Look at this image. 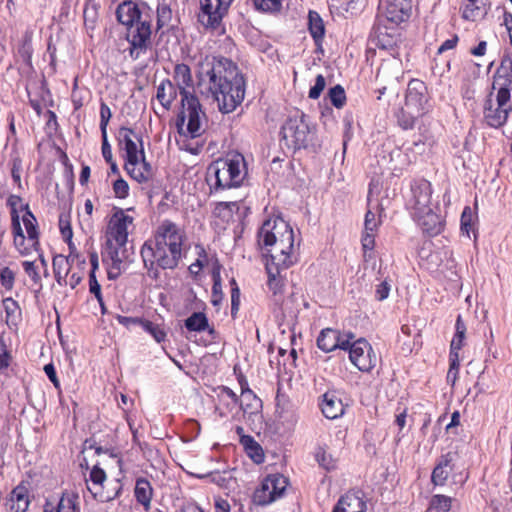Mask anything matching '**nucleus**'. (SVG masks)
Listing matches in <instances>:
<instances>
[{
	"mask_svg": "<svg viewBox=\"0 0 512 512\" xmlns=\"http://www.w3.org/2000/svg\"><path fill=\"white\" fill-rule=\"evenodd\" d=\"M410 0H380V17H385L394 24H399L408 16Z\"/></svg>",
	"mask_w": 512,
	"mask_h": 512,
	"instance_id": "obj_20",
	"label": "nucleus"
},
{
	"mask_svg": "<svg viewBox=\"0 0 512 512\" xmlns=\"http://www.w3.org/2000/svg\"><path fill=\"white\" fill-rule=\"evenodd\" d=\"M288 486V479L281 474L268 475L253 495L254 503L264 506L282 497Z\"/></svg>",
	"mask_w": 512,
	"mask_h": 512,
	"instance_id": "obj_13",
	"label": "nucleus"
},
{
	"mask_svg": "<svg viewBox=\"0 0 512 512\" xmlns=\"http://www.w3.org/2000/svg\"><path fill=\"white\" fill-rule=\"evenodd\" d=\"M289 267H281L273 263L266 262V272L268 275L267 285L274 296L281 295L285 286V275Z\"/></svg>",
	"mask_w": 512,
	"mask_h": 512,
	"instance_id": "obj_24",
	"label": "nucleus"
},
{
	"mask_svg": "<svg viewBox=\"0 0 512 512\" xmlns=\"http://www.w3.org/2000/svg\"><path fill=\"white\" fill-rule=\"evenodd\" d=\"M118 21L128 27L127 40L130 43V56L138 59L146 52L150 44L151 26L142 20L138 5L132 1H124L116 10Z\"/></svg>",
	"mask_w": 512,
	"mask_h": 512,
	"instance_id": "obj_5",
	"label": "nucleus"
},
{
	"mask_svg": "<svg viewBox=\"0 0 512 512\" xmlns=\"http://www.w3.org/2000/svg\"><path fill=\"white\" fill-rule=\"evenodd\" d=\"M22 267L25 271V273L29 276V278L34 282L35 284L39 283L41 280L40 274L38 272V269L35 265V262L33 261H23Z\"/></svg>",
	"mask_w": 512,
	"mask_h": 512,
	"instance_id": "obj_55",
	"label": "nucleus"
},
{
	"mask_svg": "<svg viewBox=\"0 0 512 512\" xmlns=\"http://www.w3.org/2000/svg\"><path fill=\"white\" fill-rule=\"evenodd\" d=\"M117 321L125 326L126 328H131L134 325H139L141 327V322H143L144 318H138V317H127L122 315L116 316Z\"/></svg>",
	"mask_w": 512,
	"mask_h": 512,
	"instance_id": "obj_62",
	"label": "nucleus"
},
{
	"mask_svg": "<svg viewBox=\"0 0 512 512\" xmlns=\"http://www.w3.org/2000/svg\"><path fill=\"white\" fill-rule=\"evenodd\" d=\"M223 299V292H222V284H221V277L219 271L213 272V286H212V295H211V303L214 306H218Z\"/></svg>",
	"mask_w": 512,
	"mask_h": 512,
	"instance_id": "obj_49",
	"label": "nucleus"
},
{
	"mask_svg": "<svg viewBox=\"0 0 512 512\" xmlns=\"http://www.w3.org/2000/svg\"><path fill=\"white\" fill-rule=\"evenodd\" d=\"M113 192L116 198L125 199L129 195V185L123 179L119 178L113 183Z\"/></svg>",
	"mask_w": 512,
	"mask_h": 512,
	"instance_id": "obj_53",
	"label": "nucleus"
},
{
	"mask_svg": "<svg viewBox=\"0 0 512 512\" xmlns=\"http://www.w3.org/2000/svg\"><path fill=\"white\" fill-rule=\"evenodd\" d=\"M419 113L412 112V110L402 107L397 115L398 123L403 129H412L415 125L416 120L421 117Z\"/></svg>",
	"mask_w": 512,
	"mask_h": 512,
	"instance_id": "obj_44",
	"label": "nucleus"
},
{
	"mask_svg": "<svg viewBox=\"0 0 512 512\" xmlns=\"http://www.w3.org/2000/svg\"><path fill=\"white\" fill-rule=\"evenodd\" d=\"M185 241L186 233L182 227L168 219L161 221L153 239L147 240L141 248L145 267L174 269L182 257Z\"/></svg>",
	"mask_w": 512,
	"mask_h": 512,
	"instance_id": "obj_2",
	"label": "nucleus"
},
{
	"mask_svg": "<svg viewBox=\"0 0 512 512\" xmlns=\"http://www.w3.org/2000/svg\"><path fill=\"white\" fill-rule=\"evenodd\" d=\"M30 505V495L28 488L20 484L10 493L7 508L8 512H26Z\"/></svg>",
	"mask_w": 512,
	"mask_h": 512,
	"instance_id": "obj_23",
	"label": "nucleus"
},
{
	"mask_svg": "<svg viewBox=\"0 0 512 512\" xmlns=\"http://www.w3.org/2000/svg\"><path fill=\"white\" fill-rule=\"evenodd\" d=\"M412 217L423 232L429 236L438 235L443 229L444 222L442 217L434 212L432 208L424 213H420V215Z\"/></svg>",
	"mask_w": 512,
	"mask_h": 512,
	"instance_id": "obj_22",
	"label": "nucleus"
},
{
	"mask_svg": "<svg viewBox=\"0 0 512 512\" xmlns=\"http://www.w3.org/2000/svg\"><path fill=\"white\" fill-rule=\"evenodd\" d=\"M129 252L127 242H116L106 240L102 251V261L107 269V275L110 280H115L121 274L125 262L129 261Z\"/></svg>",
	"mask_w": 512,
	"mask_h": 512,
	"instance_id": "obj_11",
	"label": "nucleus"
},
{
	"mask_svg": "<svg viewBox=\"0 0 512 512\" xmlns=\"http://www.w3.org/2000/svg\"><path fill=\"white\" fill-rule=\"evenodd\" d=\"M352 364L362 372H370L377 364V355L365 339L352 340L347 347Z\"/></svg>",
	"mask_w": 512,
	"mask_h": 512,
	"instance_id": "obj_14",
	"label": "nucleus"
},
{
	"mask_svg": "<svg viewBox=\"0 0 512 512\" xmlns=\"http://www.w3.org/2000/svg\"><path fill=\"white\" fill-rule=\"evenodd\" d=\"M176 95V89L170 80H163L157 87L156 98L165 109L170 108Z\"/></svg>",
	"mask_w": 512,
	"mask_h": 512,
	"instance_id": "obj_32",
	"label": "nucleus"
},
{
	"mask_svg": "<svg viewBox=\"0 0 512 512\" xmlns=\"http://www.w3.org/2000/svg\"><path fill=\"white\" fill-rule=\"evenodd\" d=\"M286 144L293 149L305 148L313 139L314 131L304 114L290 117L282 126Z\"/></svg>",
	"mask_w": 512,
	"mask_h": 512,
	"instance_id": "obj_9",
	"label": "nucleus"
},
{
	"mask_svg": "<svg viewBox=\"0 0 512 512\" xmlns=\"http://www.w3.org/2000/svg\"><path fill=\"white\" fill-rule=\"evenodd\" d=\"M456 333L451 341L450 345V357H459V351L461 350L465 338L466 326L461 319V316H458L456 321Z\"/></svg>",
	"mask_w": 512,
	"mask_h": 512,
	"instance_id": "obj_37",
	"label": "nucleus"
},
{
	"mask_svg": "<svg viewBox=\"0 0 512 512\" xmlns=\"http://www.w3.org/2000/svg\"><path fill=\"white\" fill-rule=\"evenodd\" d=\"M379 225V221L376 219L375 213L367 211L365 215L364 230L370 232H376Z\"/></svg>",
	"mask_w": 512,
	"mask_h": 512,
	"instance_id": "obj_59",
	"label": "nucleus"
},
{
	"mask_svg": "<svg viewBox=\"0 0 512 512\" xmlns=\"http://www.w3.org/2000/svg\"><path fill=\"white\" fill-rule=\"evenodd\" d=\"M512 85V58L505 56L501 59L500 66L497 68L494 77L492 89H510Z\"/></svg>",
	"mask_w": 512,
	"mask_h": 512,
	"instance_id": "obj_25",
	"label": "nucleus"
},
{
	"mask_svg": "<svg viewBox=\"0 0 512 512\" xmlns=\"http://www.w3.org/2000/svg\"><path fill=\"white\" fill-rule=\"evenodd\" d=\"M141 328L150 334L157 343L164 342L167 337V332L162 323H156L147 319L141 322Z\"/></svg>",
	"mask_w": 512,
	"mask_h": 512,
	"instance_id": "obj_40",
	"label": "nucleus"
},
{
	"mask_svg": "<svg viewBox=\"0 0 512 512\" xmlns=\"http://www.w3.org/2000/svg\"><path fill=\"white\" fill-rule=\"evenodd\" d=\"M134 494L137 501L144 506L145 510H148L153 494L150 482L144 478L138 479L136 481Z\"/></svg>",
	"mask_w": 512,
	"mask_h": 512,
	"instance_id": "obj_34",
	"label": "nucleus"
},
{
	"mask_svg": "<svg viewBox=\"0 0 512 512\" xmlns=\"http://www.w3.org/2000/svg\"><path fill=\"white\" fill-rule=\"evenodd\" d=\"M320 407L327 419H337L344 414V404L335 392H326L323 395Z\"/></svg>",
	"mask_w": 512,
	"mask_h": 512,
	"instance_id": "obj_27",
	"label": "nucleus"
},
{
	"mask_svg": "<svg viewBox=\"0 0 512 512\" xmlns=\"http://www.w3.org/2000/svg\"><path fill=\"white\" fill-rule=\"evenodd\" d=\"M185 327L189 331L202 332L207 330L210 335L215 333L214 328L209 327L208 319L202 312H194L185 320Z\"/></svg>",
	"mask_w": 512,
	"mask_h": 512,
	"instance_id": "obj_33",
	"label": "nucleus"
},
{
	"mask_svg": "<svg viewBox=\"0 0 512 512\" xmlns=\"http://www.w3.org/2000/svg\"><path fill=\"white\" fill-rule=\"evenodd\" d=\"M174 80L180 89L182 104L178 123L179 131L191 138H197L205 130L206 116L198 98L187 90L193 83L189 66L183 63L177 64L174 68Z\"/></svg>",
	"mask_w": 512,
	"mask_h": 512,
	"instance_id": "obj_3",
	"label": "nucleus"
},
{
	"mask_svg": "<svg viewBox=\"0 0 512 512\" xmlns=\"http://www.w3.org/2000/svg\"><path fill=\"white\" fill-rule=\"evenodd\" d=\"M279 419L283 425L292 429L296 426L299 420V414L295 408L281 409L279 411Z\"/></svg>",
	"mask_w": 512,
	"mask_h": 512,
	"instance_id": "obj_46",
	"label": "nucleus"
},
{
	"mask_svg": "<svg viewBox=\"0 0 512 512\" xmlns=\"http://www.w3.org/2000/svg\"><path fill=\"white\" fill-rule=\"evenodd\" d=\"M242 206L240 202H221L214 209V215L225 222L233 221L234 213H239Z\"/></svg>",
	"mask_w": 512,
	"mask_h": 512,
	"instance_id": "obj_36",
	"label": "nucleus"
},
{
	"mask_svg": "<svg viewBox=\"0 0 512 512\" xmlns=\"http://www.w3.org/2000/svg\"><path fill=\"white\" fill-rule=\"evenodd\" d=\"M112 116V112H111V109L109 108V106L102 102L101 105H100V129H101V134H105L107 133V125L109 123V120Z\"/></svg>",
	"mask_w": 512,
	"mask_h": 512,
	"instance_id": "obj_54",
	"label": "nucleus"
},
{
	"mask_svg": "<svg viewBox=\"0 0 512 512\" xmlns=\"http://www.w3.org/2000/svg\"><path fill=\"white\" fill-rule=\"evenodd\" d=\"M247 455L257 464L264 461V453L262 447L254 440L252 436L244 437L240 443Z\"/></svg>",
	"mask_w": 512,
	"mask_h": 512,
	"instance_id": "obj_38",
	"label": "nucleus"
},
{
	"mask_svg": "<svg viewBox=\"0 0 512 512\" xmlns=\"http://www.w3.org/2000/svg\"><path fill=\"white\" fill-rule=\"evenodd\" d=\"M496 102L493 103L489 99L484 107V119L486 123L493 128L503 126L507 119L509 112L512 111V99L510 89H495Z\"/></svg>",
	"mask_w": 512,
	"mask_h": 512,
	"instance_id": "obj_10",
	"label": "nucleus"
},
{
	"mask_svg": "<svg viewBox=\"0 0 512 512\" xmlns=\"http://www.w3.org/2000/svg\"><path fill=\"white\" fill-rule=\"evenodd\" d=\"M200 81L207 83L208 91L224 114L233 112L244 100L245 80L236 64L227 58H214L210 68L201 72Z\"/></svg>",
	"mask_w": 512,
	"mask_h": 512,
	"instance_id": "obj_1",
	"label": "nucleus"
},
{
	"mask_svg": "<svg viewBox=\"0 0 512 512\" xmlns=\"http://www.w3.org/2000/svg\"><path fill=\"white\" fill-rule=\"evenodd\" d=\"M20 55L25 58L29 59L32 54V47H31V34L26 32L24 35L23 43L21 47L19 48Z\"/></svg>",
	"mask_w": 512,
	"mask_h": 512,
	"instance_id": "obj_60",
	"label": "nucleus"
},
{
	"mask_svg": "<svg viewBox=\"0 0 512 512\" xmlns=\"http://www.w3.org/2000/svg\"><path fill=\"white\" fill-rule=\"evenodd\" d=\"M454 455L451 452L442 455L431 474V482L436 486L445 485L449 475L453 470L452 461Z\"/></svg>",
	"mask_w": 512,
	"mask_h": 512,
	"instance_id": "obj_26",
	"label": "nucleus"
},
{
	"mask_svg": "<svg viewBox=\"0 0 512 512\" xmlns=\"http://www.w3.org/2000/svg\"><path fill=\"white\" fill-rule=\"evenodd\" d=\"M283 227L281 225L280 230L284 231V237L268 248L269 258L266 262L290 268L299 260V242L295 243L293 229L286 230Z\"/></svg>",
	"mask_w": 512,
	"mask_h": 512,
	"instance_id": "obj_8",
	"label": "nucleus"
},
{
	"mask_svg": "<svg viewBox=\"0 0 512 512\" xmlns=\"http://www.w3.org/2000/svg\"><path fill=\"white\" fill-rule=\"evenodd\" d=\"M482 4V0H464L462 6L463 17L471 21L481 17L484 13L481 7Z\"/></svg>",
	"mask_w": 512,
	"mask_h": 512,
	"instance_id": "obj_41",
	"label": "nucleus"
},
{
	"mask_svg": "<svg viewBox=\"0 0 512 512\" xmlns=\"http://www.w3.org/2000/svg\"><path fill=\"white\" fill-rule=\"evenodd\" d=\"M308 28L316 44L319 45L325 35V26L322 18L316 11H309Z\"/></svg>",
	"mask_w": 512,
	"mask_h": 512,
	"instance_id": "obj_35",
	"label": "nucleus"
},
{
	"mask_svg": "<svg viewBox=\"0 0 512 512\" xmlns=\"http://www.w3.org/2000/svg\"><path fill=\"white\" fill-rule=\"evenodd\" d=\"M2 306L7 325L16 327L22 319V312L18 302L12 297H7L2 300Z\"/></svg>",
	"mask_w": 512,
	"mask_h": 512,
	"instance_id": "obj_31",
	"label": "nucleus"
},
{
	"mask_svg": "<svg viewBox=\"0 0 512 512\" xmlns=\"http://www.w3.org/2000/svg\"><path fill=\"white\" fill-rule=\"evenodd\" d=\"M326 86L325 78L322 75H318L315 79V84L309 90V97L311 99H317L323 92Z\"/></svg>",
	"mask_w": 512,
	"mask_h": 512,
	"instance_id": "obj_56",
	"label": "nucleus"
},
{
	"mask_svg": "<svg viewBox=\"0 0 512 512\" xmlns=\"http://www.w3.org/2000/svg\"><path fill=\"white\" fill-rule=\"evenodd\" d=\"M211 8L205 7L204 0H199L200 3V11L198 13V21L205 28H216L220 25L223 16L214 14L215 0H210Z\"/></svg>",
	"mask_w": 512,
	"mask_h": 512,
	"instance_id": "obj_30",
	"label": "nucleus"
},
{
	"mask_svg": "<svg viewBox=\"0 0 512 512\" xmlns=\"http://www.w3.org/2000/svg\"><path fill=\"white\" fill-rule=\"evenodd\" d=\"M173 12L169 3L166 0H162L157 6V27L161 29L165 26H169L172 21Z\"/></svg>",
	"mask_w": 512,
	"mask_h": 512,
	"instance_id": "obj_42",
	"label": "nucleus"
},
{
	"mask_svg": "<svg viewBox=\"0 0 512 512\" xmlns=\"http://www.w3.org/2000/svg\"><path fill=\"white\" fill-rule=\"evenodd\" d=\"M106 478L105 471L98 465H94L90 471L89 479L86 480L88 491L92 494L94 499L102 503L112 501L120 492L118 485L112 490H105L104 483L106 482Z\"/></svg>",
	"mask_w": 512,
	"mask_h": 512,
	"instance_id": "obj_16",
	"label": "nucleus"
},
{
	"mask_svg": "<svg viewBox=\"0 0 512 512\" xmlns=\"http://www.w3.org/2000/svg\"><path fill=\"white\" fill-rule=\"evenodd\" d=\"M78 255L70 254L67 257L62 255H57L53 258V270L57 283L62 285V280H65L68 277L69 270L71 265L78 261Z\"/></svg>",
	"mask_w": 512,
	"mask_h": 512,
	"instance_id": "obj_29",
	"label": "nucleus"
},
{
	"mask_svg": "<svg viewBox=\"0 0 512 512\" xmlns=\"http://www.w3.org/2000/svg\"><path fill=\"white\" fill-rule=\"evenodd\" d=\"M119 144L123 147L125 156V169L138 183L147 182L152 176V167L145 159L142 139L136 132L128 127L119 130Z\"/></svg>",
	"mask_w": 512,
	"mask_h": 512,
	"instance_id": "obj_7",
	"label": "nucleus"
},
{
	"mask_svg": "<svg viewBox=\"0 0 512 512\" xmlns=\"http://www.w3.org/2000/svg\"><path fill=\"white\" fill-rule=\"evenodd\" d=\"M330 102L336 108H342L346 102V95L344 88L341 85H336L329 90L328 93Z\"/></svg>",
	"mask_w": 512,
	"mask_h": 512,
	"instance_id": "obj_50",
	"label": "nucleus"
},
{
	"mask_svg": "<svg viewBox=\"0 0 512 512\" xmlns=\"http://www.w3.org/2000/svg\"><path fill=\"white\" fill-rule=\"evenodd\" d=\"M404 107L422 116L429 111L427 87L424 82L418 79H413L409 82Z\"/></svg>",
	"mask_w": 512,
	"mask_h": 512,
	"instance_id": "obj_17",
	"label": "nucleus"
},
{
	"mask_svg": "<svg viewBox=\"0 0 512 512\" xmlns=\"http://www.w3.org/2000/svg\"><path fill=\"white\" fill-rule=\"evenodd\" d=\"M133 208L122 209L114 207L106 228V240L128 242L129 229L133 227L134 217L129 214Z\"/></svg>",
	"mask_w": 512,
	"mask_h": 512,
	"instance_id": "obj_12",
	"label": "nucleus"
},
{
	"mask_svg": "<svg viewBox=\"0 0 512 512\" xmlns=\"http://www.w3.org/2000/svg\"><path fill=\"white\" fill-rule=\"evenodd\" d=\"M453 498L436 494L431 497L429 508L435 512H448L452 507Z\"/></svg>",
	"mask_w": 512,
	"mask_h": 512,
	"instance_id": "obj_43",
	"label": "nucleus"
},
{
	"mask_svg": "<svg viewBox=\"0 0 512 512\" xmlns=\"http://www.w3.org/2000/svg\"><path fill=\"white\" fill-rule=\"evenodd\" d=\"M231 316L236 317L240 306V290L234 279L231 280Z\"/></svg>",
	"mask_w": 512,
	"mask_h": 512,
	"instance_id": "obj_51",
	"label": "nucleus"
},
{
	"mask_svg": "<svg viewBox=\"0 0 512 512\" xmlns=\"http://www.w3.org/2000/svg\"><path fill=\"white\" fill-rule=\"evenodd\" d=\"M473 214L470 207H465L461 215V230L469 236L472 228Z\"/></svg>",
	"mask_w": 512,
	"mask_h": 512,
	"instance_id": "obj_57",
	"label": "nucleus"
},
{
	"mask_svg": "<svg viewBox=\"0 0 512 512\" xmlns=\"http://www.w3.org/2000/svg\"><path fill=\"white\" fill-rule=\"evenodd\" d=\"M353 339H355V336L350 332H340L332 328H326L320 332L317 338V346L326 353L336 349L347 350L350 341Z\"/></svg>",
	"mask_w": 512,
	"mask_h": 512,
	"instance_id": "obj_19",
	"label": "nucleus"
},
{
	"mask_svg": "<svg viewBox=\"0 0 512 512\" xmlns=\"http://www.w3.org/2000/svg\"><path fill=\"white\" fill-rule=\"evenodd\" d=\"M281 224L286 230H292L289 223L280 217L269 218L264 221L258 231V244L262 249L268 251V248L275 245L284 237V231L280 230Z\"/></svg>",
	"mask_w": 512,
	"mask_h": 512,
	"instance_id": "obj_18",
	"label": "nucleus"
},
{
	"mask_svg": "<svg viewBox=\"0 0 512 512\" xmlns=\"http://www.w3.org/2000/svg\"><path fill=\"white\" fill-rule=\"evenodd\" d=\"M254 7L262 12H278L282 7V0H251Z\"/></svg>",
	"mask_w": 512,
	"mask_h": 512,
	"instance_id": "obj_47",
	"label": "nucleus"
},
{
	"mask_svg": "<svg viewBox=\"0 0 512 512\" xmlns=\"http://www.w3.org/2000/svg\"><path fill=\"white\" fill-rule=\"evenodd\" d=\"M246 173L243 155L230 153L225 158H220L209 165L207 182L215 191L230 189L240 186Z\"/></svg>",
	"mask_w": 512,
	"mask_h": 512,
	"instance_id": "obj_6",
	"label": "nucleus"
},
{
	"mask_svg": "<svg viewBox=\"0 0 512 512\" xmlns=\"http://www.w3.org/2000/svg\"><path fill=\"white\" fill-rule=\"evenodd\" d=\"M458 369H459V358H458V356L450 357V368H449V371L447 373V379L449 381L451 380L453 383L455 382V380L457 378V374H458Z\"/></svg>",
	"mask_w": 512,
	"mask_h": 512,
	"instance_id": "obj_64",
	"label": "nucleus"
},
{
	"mask_svg": "<svg viewBox=\"0 0 512 512\" xmlns=\"http://www.w3.org/2000/svg\"><path fill=\"white\" fill-rule=\"evenodd\" d=\"M101 136H102L101 150H102L103 158L105 159L106 162H111V160L113 159V155H112L111 145L108 142L107 133L101 134Z\"/></svg>",
	"mask_w": 512,
	"mask_h": 512,
	"instance_id": "obj_63",
	"label": "nucleus"
},
{
	"mask_svg": "<svg viewBox=\"0 0 512 512\" xmlns=\"http://www.w3.org/2000/svg\"><path fill=\"white\" fill-rule=\"evenodd\" d=\"M391 286L387 281H382L379 285L376 287L375 291V297L378 301L385 300L390 293Z\"/></svg>",
	"mask_w": 512,
	"mask_h": 512,
	"instance_id": "obj_61",
	"label": "nucleus"
},
{
	"mask_svg": "<svg viewBox=\"0 0 512 512\" xmlns=\"http://www.w3.org/2000/svg\"><path fill=\"white\" fill-rule=\"evenodd\" d=\"M432 188L427 180H418L411 185V196L406 206L411 216L420 215L431 209Z\"/></svg>",
	"mask_w": 512,
	"mask_h": 512,
	"instance_id": "obj_15",
	"label": "nucleus"
},
{
	"mask_svg": "<svg viewBox=\"0 0 512 512\" xmlns=\"http://www.w3.org/2000/svg\"><path fill=\"white\" fill-rule=\"evenodd\" d=\"M16 281V271L9 266H4L0 269V285L6 291L13 290Z\"/></svg>",
	"mask_w": 512,
	"mask_h": 512,
	"instance_id": "obj_45",
	"label": "nucleus"
},
{
	"mask_svg": "<svg viewBox=\"0 0 512 512\" xmlns=\"http://www.w3.org/2000/svg\"><path fill=\"white\" fill-rule=\"evenodd\" d=\"M362 247L364 252V257H367V251H371L375 245V232L364 231V234L361 239Z\"/></svg>",
	"mask_w": 512,
	"mask_h": 512,
	"instance_id": "obj_58",
	"label": "nucleus"
},
{
	"mask_svg": "<svg viewBox=\"0 0 512 512\" xmlns=\"http://www.w3.org/2000/svg\"><path fill=\"white\" fill-rule=\"evenodd\" d=\"M78 495L72 491H63L58 498H51L44 504L43 512H77Z\"/></svg>",
	"mask_w": 512,
	"mask_h": 512,
	"instance_id": "obj_21",
	"label": "nucleus"
},
{
	"mask_svg": "<svg viewBox=\"0 0 512 512\" xmlns=\"http://www.w3.org/2000/svg\"><path fill=\"white\" fill-rule=\"evenodd\" d=\"M333 512H366V503L358 495L348 493L338 500Z\"/></svg>",
	"mask_w": 512,
	"mask_h": 512,
	"instance_id": "obj_28",
	"label": "nucleus"
},
{
	"mask_svg": "<svg viewBox=\"0 0 512 512\" xmlns=\"http://www.w3.org/2000/svg\"><path fill=\"white\" fill-rule=\"evenodd\" d=\"M22 173V160L18 155L11 158V176L13 181L20 187Z\"/></svg>",
	"mask_w": 512,
	"mask_h": 512,
	"instance_id": "obj_52",
	"label": "nucleus"
},
{
	"mask_svg": "<svg viewBox=\"0 0 512 512\" xmlns=\"http://www.w3.org/2000/svg\"><path fill=\"white\" fill-rule=\"evenodd\" d=\"M209 481L223 489H231L236 482L232 470L211 472Z\"/></svg>",
	"mask_w": 512,
	"mask_h": 512,
	"instance_id": "obj_39",
	"label": "nucleus"
},
{
	"mask_svg": "<svg viewBox=\"0 0 512 512\" xmlns=\"http://www.w3.org/2000/svg\"><path fill=\"white\" fill-rule=\"evenodd\" d=\"M11 214V234L13 247L21 256H29L32 251L39 250L38 223L29 210L27 204H23L18 195H10L6 202Z\"/></svg>",
	"mask_w": 512,
	"mask_h": 512,
	"instance_id": "obj_4",
	"label": "nucleus"
},
{
	"mask_svg": "<svg viewBox=\"0 0 512 512\" xmlns=\"http://www.w3.org/2000/svg\"><path fill=\"white\" fill-rule=\"evenodd\" d=\"M315 458L318 464L328 471L336 467V460L324 448L317 449Z\"/></svg>",
	"mask_w": 512,
	"mask_h": 512,
	"instance_id": "obj_48",
	"label": "nucleus"
}]
</instances>
